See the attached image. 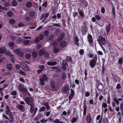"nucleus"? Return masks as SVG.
I'll return each mask as SVG.
<instances>
[{
    "label": "nucleus",
    "mask_w": 123,
    "mask_h": 123,
    "mask_svg": "<svg viewBox=\"0 0 123 123\" xmlns=\"http://www.w3.org/2000/svg\"><path fill=\"white\" fill-rule=\"evenodd\" d=\"M98 38L97 39L98 43L103 50L105 51V49L102 45H105L106 43V40L101 36H98Z\"/></svg>",
    "instance_id": "obj_1"
},
{
    "label": "nucleus",
    "mask_w": 123,
    "mask_h": 123,
    "mask_svg": "<svg viewBox=\"0 0 123 123\" xmlns=\"http://www.w3.org/2000/svg\"><path fill=\"white\" fill-rule=\"evenodd\" d=\"M17 89H18L20 91L23 92L26 94L29 95L30 94L27 91V89L24 88V85L20 83H18L17 85Z\"/></svg>",
    "instance_id": "obj_2"
},
{
    "label": "nucleus",
    "mask_w": 123,
    "mask_h": 123,
    "mask_svg": "<svg viewBox=\"0 0 123 123\" xmlns=\"http://www.w3.org/2000/svg\"><path fill=\"white\" fill-rule=\"evenodd\" d=\"M27 104L31 106L35 105L33 99L31 97H27L25 99Z\"/></svg>",
    "instance_id": "obj_3"
},
{
    "label": "nucleus",
    "mask_w": 123,
    "mask_h": 123,
    "mask_svg": "<svg viewBox=\"0 0 123 123\" xmlns=\"http://www.w3.org/2000/svg\"><path fill=\"white\" fill-rule=\"evenodd\" d=\"M25 62L29 64V62H27L26 61L25 62H21L20 63V66L24 71H26L27 70L29 71L30 69L28 68V66L25 63Z\"/></svg>",
    "instance_id": "obj_4"
},
{
    "label": "nucleus",
    "mask_w": 123,
    "mask_h": 123,
    "mask_svg": "<svg viewBox=\"0 0 123 123\" xmlns=\"http://www.w3.org/2000/svg\"><path fill=\"white\" fill-rule=\"evenodd\" d=\"M47 79V77L45 74L43 75L42 77L40 78V84L42 86H44L45 84L44 81H46Z\"/></svg>",
    "instance_id": "obj_5"
},
{
    "label": "nucleus",
    "mask_w": 123,
    "mask_h": 123,
    "mask_svg": "<svg viewBox=\"0 0 123 123\" xmlns=\"http://www.w3.org/2000/svg\"><path fill=\"white\" fill-rule=\"evenodd\" d=\"M35 105L33 106H31L30 108V112L34 116L36 114L37 110V108L35 107Z\"/></svg>",
    "instance_id": "obj_6"
},
{
    "label": "nucleus",
    "mask_w": 123,
    "mask_h": 123,
    "mask_svg": "<svg viewBox=\"0 0 123 123\" xmlns=\"http://www.w3.org/2000/svg\"><path fill=\"white\" fill-rule=\"evenodd\" d=\"M86 122L88 123H91L92 121L91 115L90 113L88 114L86 118Z\"/></svg>",
    "instance_id": "obj_7"
},
{
    "label": "nucleus",
    "mask_w": 123,
    "mask_h": 123,
    "mask_svg": "<svg viewBox=\"0 0 123 123\" xmlns=\"http://www.w3.org/2000/svg\"><path fill=\"white\" fill-rule=\"evenodd\" d=\"M88 38L90 45L91 46H93V42L92 36L90 35H88Z\"/></svg>",
    "instance_id": "obj_8"
},
{
    "label": "nucleus",
    "mask_w": 123,
    "mask_h": 123,
    "mask_svg": "<svg viewBox=\"0 0 123 123\" xmlns=\"http://www.w3.org/2000/svg\"><path fill=\"white\" fill-rule=\"evenodd\" d=\"M96 62L93 60H91L89 64L92 68H94L96 64Z\"/></svg>",
    "instance_id": "obj_9"
},
{
    "label": "nucleus",
    "mask_w": 123,
    "mask_h": 123,
    "mask_svg": "<svg viewBox=\"0 0 123 123\" xmlns=\"http://www.w3.org/2000/svg\"><path fill=\"white\" fill-rule=\"evenodd\" d=\"M15 52L20 56H22L23 55V53L21 52L19 49H16L15 51Z\"/></svg>",
    "instance_id": "obj_10"
},
{
    "label": "nucleus",
    "mask_w": 123,
    "mask_h": 123,
    "mask_svg": "<svg viewBox=\"0 0 123 123\" xmlns=\"http://www.w3.org/2000/svg\"><path fill=\"white\" fill-rule=\"evenodd\" d=\"M6 50V48L5 47L3 46L0 48V54H2L5 53Z\"/></svg>",
    "instance_id": "obj_11"
},
{
    "label": "nucleus",
    "mask_w": 123,
    "mask_h": 123,
    "mask_svg": "<svg viewBox=\"0 0 123 123\" xmlns=\"http://www.w3.org/2000/svg\"><path fill=\"white\" fill-rule=\"evenodd\" d=\"M50 86L52 89L54 90L55 89V82L53 81H51L50 83Z\"/></svg>",
    "instance_id": "obj_12"
},
{
    "label": "nucleus",
    "mask_w": 123,
    "mask_h": 123,
    "mask_svg": "<svg viewBox=\"0 0 123 123\" xmlns=\"http://www.w3.org/2000/svg\"><path fill=\"white\" fill-rule=\"evenodd\" d=\"M60 45L62 47H65L67 45V43L66 42L63 41L60 43Z\"/></svg>",
    "instance_id": "obj_13"
},
{
    "label": "nucleus",
    "mask_w": 123,
    "mask_h": 123,
    "mask_svg": "<svg viewBox=\"0 0 123 123\" xmlns=\"http://www.w3.org/2000/svg\"><path fill=\"white\" fill-rule=\"evenodd\" d=\"M45 53L47 54V55L46 56H49L48 53L45 52L44 50L42 49L39 51V55H42Z\"/></svg>",
    "instance_id": "obj_14"
},
{
    "label": "nucleus",
    "mask_w": 123,
    "mask_h": 123,
    "mask_svg": "<svg viewBox=\"0 0 123 123\" xmlns=\"http://www.w3.org/2000/svg\"><path fill=\"white\" fill-rule=\"evenodd\" d=\"M8 115L10 118V119H8L10 123H12L13 121V118L12 114V113H9Z\"/></svg>",
    "instance_id": "obj_15"
},
{
    "label": "nucleus",
    "mask_w": 123,
    "mask_h": 123,
    "mask_svg": "<svg viewBox=\"0 0 123 123\" xmlns=\"http://www.w3.org/2000/svg\"><path fill=\"white\" fill-rule=\"evenodd\" d=\"M78 11L79 13L82 18H83L84 17V14L83 12L80 9L78 8Z\"/></svg>",
    "instance_id": "obj_16"
},
{
    "label": "nucleus",
    "mask_w": 123,
    "mask_h": 123,
    "mask_svg": "<svg viewBox=\"0 0 123 123\" xmlns=\"http://www.w3.org/2000/svg\"><path fill=\"white\" fill-rule=\"evenodd\" d=\"M65 34L64 33H62L58 39V42H60L62 40Z\"/></svg>",
    "instance_id": "obj_17"
},
{
    "label": "nucleus",
    "mask_w": 123,
    "mask_h": 123,
    "mask_svg": "<svg viewBox=\"0 0 123 123\" xmlns=\"http://www.w3.org/2000/svg\"><path fill=\"white\" fill-rule=\"evenodd\" d=\"M6 68L9 71H11L12 68V66L11 64L8 63L6 65Z\"/></svg>",
    "instance_id": "obj_18"
},
{
    "label": "nucleus",
    "mask_w": 123,
    "mask_h": 123,
    "mask_svg": "<svg viewBox=\"0 0 123 123\" xmlns=\"http://www.w3.org/2000/svg\"><path fill=\"white\" fill-rule=\"evenodd\" d=\"M62 63L63 65V66L62 67V68L64 70H65L66 69V66L68 65V64L65 61H63Z\"/></svg>",
    "instance_id": "obj_19"
},
{
    "label": "nucleus",
    "mask_w": 123,
    "mask_h": 123,
    "mask_svg": "<svg viewBox=\"0 0 123 123\" xmlns=\"http://www.w3.org/2000/svg\"><path fill=\"white\" fill-rule=\"evenodd\" d=\"M6 115L8 114L9 113H12L10 112V110L9 109V107L8 105H7L6 107Z\"/></svg>",
    "instance_id": "obj_20"
},
{
    "label": "nucleus",
    "mask_w": 123,
    "mask_h": 123,
    "mask_svg": "<svg viewBox=\"0 0 123 123\" xmlns=\"http://www.w3.org/2000/svg\"><path fill=\"white\" fill-rule=\"evenodd\" d=\"M111 25L110 24H109L105 27L106 31L107 33H108L110 31L111 27Z\"/></svg>",
    "instance_id": "obj_21"
},
{
    "label": "nucleus",
    "mask_w": 123,
    "mask_h": 123,
    "mask_svg": "<svg viewBox=\"0 0 123 123\" xmlns=\"http://www.w3.org/2000/svg\"><path fill=\"white\" fill-rule=\"evenodd\" d=\"M69 87V86L68 85H66V86L63 88V92H66L68 90Z\"/></svg>",
    "instance_id": "obj_22"
},
{
    "label": "nucleus",
    "mask_w": 123,
    "mask_h": 123,
    "mask_svg": "<svg viewBox=\"0 0 123 123\" xmlns=\"http://www.w3.org/2000/svg\"><path fill=\"white\" fill-rule=\"evenodd\" d=\"M79 41V39L76 36L74 38V42L75 44L77 46L79 45V44L78 43V42Z\"/></svg>",
    "instance_id": "obj_23"
},
{
    "label": "nucleus",
    "mask_w": 123,
    "mask_h": 123,
    "mask_svg": "<svg viewBox=\"0 0 123 123\" xmlns=\"http://www.w3.org/2000/svg\"><path fill=\"white\" fill-rule=\"evenodd\" d=\"M26 6L27 7L30 8L32 6V4L31 2L29 1L26 3Z\"/></svg>",
    "instance_id": "obj_24"
},
{
    "label": "nucleus",
    "mask_w": 123,
    "mask_h": 123,
    "mask_svg": "<svg viewBox=\"0 0 123 123\" xmlns=\"http://www.w3.org/2000/svg\"><path fill=\"white\" fill-rule=\"evenodd\" d=\"M18 108L20 110H23L25 109V107L24 105H18Z\"/></svg>",
    "instance_id": "obj_25"
},
{
    "label": "nucleus",
    "mask_w": 123,
    "mask_h": 123,
    "mask_svg": "<svg viewBox=\"0 0 123 123\" xmlns=\"http://www.w3.org/2000/svg\"><path fill=\"white\" fill-rule=\"evenodd\" d=\"M11 4L12 6H15L17 5L18 3L16 0H13L12 1Z\"/></svg>",
    "instance_id": "obj_26"
},
{
    "label": "nucleus",
    "mask_w": 123,
    "mask_h": 123,
    "mask_svg": "<svg viewBox=\"0 0 123 123\" xmlns=\"http://www.w3.org/2000/svg\"><path fill=\"white\" fill-rule=\"evenodd\" d=\"M87 31V29L86 27H83L82 29V33L83 34H85Z\"/></svg>",
    "instance_id": "obj_27"
},
{
    "label": "nucleus",
    "mask_w": 123,
    "mask_h": 123,
    "mask_svg": "<svg viewBox=\"0 0 123 123\" xmlns=\"http://www.w3.org/2000/svg\"><path fill=\"white\" fill-rule=\"evenodd\" d=\"M87 107L86 106H84L83 110V115L85 116L87 112Z\"/></svg>",
    "instance_id": "obj_28"
},
{
    "label": "nucleus",
    "mask_w": 123,
    "mask_h": 123,
    "mask_svg": "<svg viewBox=\"0 0 123 123\" xmlns=\"http://www.w3.org/2000/svg\"><path fill=\"white\" fill-rule=\"evenodd\" d=\"M120 107L122 115L123 116V102L121 103L120 105Z\"/></svg>",
    "instance_id": "obj_29"
},
{
    "label": "nucleus",
    "mask_w": 123,
    "mask_h": 123,
    "mask_svg": "<svg viewBox=\"0 0 123 123\" xmlns=\"http://www.w3.org/2000/svg\"><path fill=\"white\" fill-rule=\"evenodd\" d=\"M102 123H109V120L107 118H103Z\"/></svg>",
    "instance_id": "obj_30"
},
{
    "label": "nucleus",
    "mask_w": 123,
    "mask_h": 123,
    "mask_svg": "<svg viewBox=\"0 0 123 123\" xmlns=\"http://www.w3.org/2000/svg\"><path fill=\"white\" fill-rule=\"evenodd\" d=\"M43 105L46 107L47 110H49L50 108V106H49V104L48 103H43Z\"/></svg>",
    "instance_id": "obj_31"
},
{
    "label": "nucleus",
    "mask_w": 123,
    "mask_h": 123,
    "mask_svg": "<svg viewBox=\"0 0 123 123\" xmlns=\"http://www.w3.org/2000/svg\"><path fill=\"white\" fill-rule=\"evenodd\" d=\"M48 65H51V66H54L56 65V62H49L47 63Z\"/></svg>",
    "instance_id": "obj_32"
},
{
    "label": "nucleus",
    "mask_w": 123,
    "mask_h": 123,
    "mask_svg": "<svg viewBox=\"0 0 123 123\" xmlns=\"http://www.w3.org/2000/svg\"><path fill=\"white\" fill-rule=\"evenodd\" d=\"M6 54L8 56H12V57L13 58L14 56L8 51L6 50V52H5Z\"/></svg>",
    "instance_id": "obj_33"
},
{
    "label": "nucleus",
    "mask_w": 123,
    "mask_h": 123,
    "mask_svg": "<svg viewBox=\"0 0 123 123\" xmlns=\"http://www.w3.org/2000/svg\"><path fill=\"white\" fill-rule=\"evenodd\" d=\"M114 101L116 103L117 105H118L119 104V102L117 98L114 97L113 98Z\"/></svg>",
    "instance_id": "obj_34"
},
{
    "label": "nucleus",
    "mask_w": 123,
    "mask_h": 123,
    "mask_svg": "<svg viewBox=\"0 0 123 123\" xmlns=\"http://www.w3.org/2000/svg\"><path fill=\"white\" fill-rule=\"evenodd\" d=\"M61 122L58 119H56L53 121V123H61Z\"/></svg>",
    "instance_id": "obj_35"
},
{
    "label": "nucleus",
    "mask_w": 123,
    "mask_h": 123,
    "mask_svg": "<svg viewBox=\"0 0 123 123\" xmlns=\"http://www.w3.org/2000/svg\"><path fill=\"white\" fill-rule=\"evenodd\" d=\"M78 118L74 117L72 119L71 122L72 123H74L77 121Z\"/></svg>",
    "instance_id": "obj_36"
},
{
    "label": "nucleus",
    "mask_w": 123,
    "mask_h": 123,
    "mask_svg": "<svg viewBox=\"0 0 123 123\" xmlns=\"http://www.w3.org/2000/svg\"><path fill=\"white\" fill-rule=\"evenodd\" d=\"M14 45V43L12 42H10L8 44V45L9 47H12Z\"/></svg>",
    "instance_id": "obj_37"
},
{
    "label": "nucleus",
    "mask_w": 123,
    "mask_h": 123,
    "mask_svg": "<svg viewBox=\"0 0 123 123\" xmlns=\"http://www.w3.org/2000/svg\"><path fill=\"white\" fill-rule=\"evenodd\" d=\"M15 20L13 19H11L9 20V22L10 24H13L15 22Z\"/></svg>",
    "instance_id": "obj_38"
},
{
    "label": "nucleus",
    "mask_w": 123,
    "mask_h": 123,
    "mask_svg": "<svg viewBox=\"0 0 123 123\" xmlns=\"http://www.w3.org/2000/svg\"><path fill=\"white\" fill-rule=\"evenodd\" d=\"M47 2H44L43 4L42 5V6L43 7V9H44L46 8L47 5Z\"/></svg>",
    "instance_id": "obj_39"
},
{
    "label": "nucleus",
    "mask_w": 123,
    "mask_h": 123,
    "mask_svg": "<svg viewBox=\"0 0 123 123\" xmlns=\"http://www.w3.org/2000/svg\"><path fill=\"white\" fill-rule=\"evenodd\" d=\"M112 14L114 15V17H115V8L114 6H113L112 8Z\"/></svg>",
    "instance_id": "obj_40"
},
{
    "label": "nucleus",
    "mask_w": 123,
    "mask_h": 123,
    "mask_svg": "<svg viewBox=\"0 0 123 123\" xmlns=\"http://www.w3.org/2000/svg\"><path fill=\"white\" fill-rule=\"evenodd\" d=\"M31 57V55L29 54H27L25 55V57L26 59L30 58Z\"/></svg>",
    "instance_id": "obj_41"
},
{
    "label": "nucleus",
    "mask_w": 123,
    "mask_h": 123,
    "mask_svg": "<svg viewBox=\"0 0 123 123\" xmlns=\"http://www.w3.org/2000/svg\"><path fill=\"white\" fill-rule=\"evenodd\" d=\"M35 12H30L29 15L31 17H34L35 16Z\"/></svg>",
    "instance_id": "obj_42"
},
{
    "label": "nucleus",
    "mask_w": 123,
    "mask_h": 123,
    "mask_svg": "<svg viewBox=\"0 0 123 123\" xmlns=\"http://www.w3.org/2000/svg\"><path fill=\"white\" fill-rule=\"evenodd\" d=\"M95 17L97 20H98L101 19V17L98 15H95Z\"/></svg>",
    "instance_id": "obj_43"
},
{
    "label": "nucleus",
    "mask_w": 123,
    "mask_h": 123,
    "mask_svg": "<svg viewBox=\"0 0 123 123\" xmlns=\"http://www.w3.org/2000/svg\"><path fill=\"white\" fill-rule=\"evenodd\" d=\"M123 60V59L121 58L119 59L118 62L120 65H122V64Z\"/></svg>",
    "instance_id": "obj_44"
},
{
    "label": "nucleus",
    "mask_w": 123,
    "mask_h": 123,
    "mask_svg": "<svg viewBox=\"0 0 123 123\" xmlns=\"http://www.w3.org/2000/svg\"><path fill=\"white\" fill-rule=\"evenodd\" d=\"M37 53L36 51L33 52L32 53V56L34 57H36L37 55Z\"/></svg>",
    "instance_id": "obj_45"
},
{
    "label": "nucleus",
    "mask_w": 123,
    "mask_h": 123,
    "mask_svg": "<svg viewBox=\"0 0 123 123\" xmlns=\"http://www.w3.org/2000/svg\"><path fill=\"white\" fill-rule=\"evenodd\" d=\"M59 50L58 49L55 47L54 48V51L55 53H57L59 51Z\"/></svg>",
    "instance_id": "obj_46"
},
{
    "label": "nucleus",
    "mask_w": 123,
    "mask_h": 123,
    "mask_svg": "<svg viewBox=\"0 0 123 123\" xmlns=\"http://www.w3.org/2000/svg\"><path fill=\"white\" fill-rule=\"evenodd\" d=\"M2 10H7V8L4 7H2L0 5V11H1Z\"/></svg>",
    "instance_id": "obj_47"
},
{
    "label": "nucleus",
    "mask_w": 123,
    "mask_h": 123,
    "mask_svg": "<svg viewBox=\"0 0 123 123\" xmlns=\"http://www.w3.org/2000/svg\"><path fill=\"white\" fill-rule=\"evenodd\" d=\"M29 43L30 41L29 40H25L23 42V43L25 45H27Z\"/></svg>",
    "instance_id": "obj_48"
},
{
    "label": "nucleus",
    "mask_w": 123,
    "mask_h": 123,
    "mask_svg": "<svg viewBox=\"0 0 123 123\" xmlns=\"http://www.w3.org/2000/svg\"><path fill=\"white\" fill-rule=\"evenodd\" d=\"M46 109V108L44 107H42L39 110V111L41 112L42 111H43L44 110H45Z\"/></svg>",
    "instance_id": "obj_49"
},
{
    "label": "nucleus",
    "mask_w": 123,
    "mask_h": 123,
    "mask_svg": "<svg viewBox=\"0 0 123 123\" xmlns=\"http://www.w3.org/2000/svg\"><path fill=\"white\" fill-rule=\"evenodd\" d=\"M49 15V14L48 13H46L45 14H43L42 17H44V18H46L48 17Z\"/></svg>",
    "instance_id": "obj_50"
},
{
    "label": "nucleus",
    "mask_w": 123,
    "mask_h": 123,
    "mask_svg": "<svg viewBox=\"0 0 123 123\" xmlns=\"http://www.w3.org/2000/svg\"><path fill=\"white\" fill-rule=\"evenodd\" d=\"M39 68L42 71L45 68V67L43 65H41L39 66Z\"/></svg>",
    "instance_id": "obj_51"
},
{
    "label": "nucleus",
    "mask_w": 123,
    "mask_h": 123,
    "mask_svg": "<svg viewBox=\"0 0 123 123\" xmlns=\"http://www.w3.org/2000/svg\"><path fill=\"white\" fill-rule=\"evenodd\" d=\"M40 118L41 117L40 116H38L37 117H35L34 119V120L36 121H37L38 120L40 119Z\"/></svg>",
    "instance_id": "obj_52"
},
{
    "label": "nucleus",
    "mask_w": 123,
    "mask_h": 123,
    "mask_svg": "<svg viewBox=\"0 0 123 123\" xmlns=\"http://www.w3.org/2000/svg\"><path fill=\"white\" fill-rule=\"evenodd\" d=\"M5 59V57L3 56H0V62H2L3 60H4Z\"/></svg>",
    "instance_id": "obj_53"
},
{
    "label": "nucleus",
    "mask_w": 123,
    "mask_h": 123,
    "mask_svg": "<svg viewBox=\"0 0 123 123\" xmlns=\"http://www.w3.org/2000/svg\"><path fill=\"white\" fill-rule=\"evenodd\" d=\"M102 107L104 108H106L107 107V105L105 103H103L102 105Z\"/></svg>",
    "instance_id": "obj_54"
},
{
    "label": "nucleus",
    "mask_w": 123,
    "mask_h": 123,
    "mask_svg": "<svg viewBox=\"0 0 123 123\" xmlns=\"http://www.w3.org/2000/svg\"><path fill=\"white\" fill-rule=\"evenodd\" d=\"M113 79H114V81L116 82H117V81H119L118 80V77H115L114 78H113Z\"/></svg>",
    "instance_id": "obj_55"
},
{
    "label": "nucleus",
    "mask_w": 123,
    "mask_h": 123,
    "mask_svg": "<svg viewBox=\"0 0 123 123\" xmlns=\"http://www.w3.org/2000/svg\"><path fill=\"white\" fill-rule=\"evenodd\" d=\"M39 41V38L38 37H37L34 40V41L36 43H38Z\"/></svg>",
    "instance_id": "obj_56"
},
{
    "label": "nucleus",
    "mask_w": 123,
    "mask_h": 123,
    "mask_svg": "<svg viewBox=\"0 0 123 123\" xmlns=\"http://www.w3.org/2000/svg\"><path fill=\"white\" fill-rule=\"evenodd\" d=\"M49 32L48 31H45L43 33L44 36H47L48 35Z\"/></svg>",
    "instance_id": "obj_57"
},
{
    "label": "nucleus",
    "mask_w": 123,
    "mask_h": 123,
    "mask_svg": "<svg viewBox=\"0 0 123 123\" xmlns=\"http://www.w3.org/2000/svg\"><path fill=\"white\" fill-rule=\"evenodd\" d=\"M40 122L41 123H44L48 121L47 120H45L44 119H43L40 120Z\"/></svg>",
    "instance_id": "obj_58"
},
{
    "label": "nucleus",
    "mask_w": 123,
    "mask_h": 123,
    "mask_svg": "<svg viewBox=\"0 0 123 123\" xmlns=\"http://www.w3.org/2000/svg\"><path fill=\"white\" fill-rule=\"evenodd\" d=\"M11 94L12 95H15L17 94V91H14L11 93Z\"/></svg>",
    "instance_id": "obj_59"
},
{
    "label": "nucleus",
    "mask_w": 123,
    "mask_h": 123,
    "mask_svg": "<svg viewBox=\"0 0 123 123\" xmlns=\"http://www.w3.org/2000/svg\"><path fill=\"white\" fill-rule=\"evenodd\" d=\"M7 15L9 17H11L12 15V13L11 12H9L7 13Z\"/></svg>",
    "instance_id": "obj_60"
},
{
    "label": "nucleus",
    "mask_w": 123,
    "mask_h": 123,
    "mask_svg": "<svg viewBox=\"0 0 123 123\" xmlns=\"http://www.w3.org/2000/svg\"><path fill=\"white\" fill-rule=\"evenodd\" d=\"M90 95V93L88 91H87L86 92L85 95L86 97H88Z\"/></svg>",
    "instance_id": "obj_61"
},
{
    "label": "nucleus",
    "mask_w": 123,
    "mask_h": 123,
    "mask_svg": "<svg viewBox=\"0 0 123 123\" xmlns=\"http://www.w3.org/2000/svg\"><path fill=\"white\" fill-rule=\"evenodd\" d=\"M70 91L71 92V95L72 96H73L74 94V91L72 89H70Z\"/></svg>",
    "instance_id": "obj_62"
},
{
    "label": "nucleus",
    "mask_w": 123,
    "mask_h": 123,
    "mask_svg": "<svg viewBox=\"0 0 123 123\" xmlns=\"http://www.w3.org/2000/svg\"><path fill=\"white\" fill-rule=\"evenodd\" d=\"M84 50L82 49H81L79 51V53L81 55H83L84 54Z\"/></svg>",
    "instance_id": "obj_63"
},
{
    "label": "nucleus",
    "mask_w": 123,
    "mask_h": 123,
    "mask_svg": "<svg viewBox=\"0 0 123 123\" xmlns=\"http://www.w3.org/2000/svg\"><path fill=\"white\" fill-rule=\"evenodd\" d=\"M57 44V43L56 42H53L51 44H52L54 46H56Z\"/></svg>",
    "instance_id": "obj_64"
}]
</instances>
